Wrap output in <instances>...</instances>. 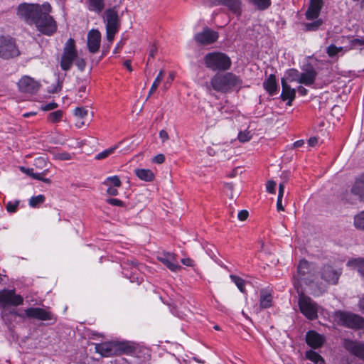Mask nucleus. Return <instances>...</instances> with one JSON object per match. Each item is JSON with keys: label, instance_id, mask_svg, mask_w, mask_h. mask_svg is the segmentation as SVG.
<instances>
[{"label": "nucleus", "instance_id": "nucleus-9", "mask_svg": "<svg viewBox=\"0 0 364 364\" xmlns=\"http://www.w3.org/2000/svg\"><path fill=\"white\" fill-rule=\"evenodd\" d=\"M204 4L210 7L218 5L224 6L237 16H240L242 11V2L241 0H204Z\"/></svg>", "mask_w": 364, "mask_h": 364}, {"label": "nucleus", "instance_id": "nucleus-40", "mask_svg": "<svg viewBox=\"0 0 364 364\" xmlns=\"http://www.w3.org/2000/svg\"><path fill=\"white\" fill-rule=\"evenodd\" d=\"M103 183L106 186L113 185L114 187L121 186V181L117 176L107 178L106 181H105Z\"/></svg>", "mask_w": 364, "mask_h": 364}, {"label": "nucleus", "instance_id": "nucleus-7", "mask_svg": "<svg viewBox=\"0 0 364 364\" xmlns=\"http://www.w3.org/2000/svg\"><path fill=\"white\" fill-rule=\"evenodd\" d=\"M20 51L17 47L15 40L11 37H0V57L4 59H9L17 57Z\"/></svg>", "mask_w": 364, "mask_h": 364}, {"label": "nucleus", "instance_id": "nucleus-61", "mask_svg": "<svg viewBox=\"0 0 364 364\" xmlns=\"http://www.w3.org/2000/svg\"><path fill=\"white\" fill-rule=\"evenodd\" d=\"M297 91L301 96H305L308 93V90L301 85L297 87Z\"/></svg>", "mask_w": 364, "mask_h": 364}, {"label": "nucleus", "instance_id": "nucleus-16", "mask_svg": "<svg viewBox=\"0 0 364 364\" xmlns=\"http://www.w3.org/2000/svg\"><path fill=\"white\" fill-rule=\"evenodd\" d=\"M25 313L28 318H36L41 321H49L53 318V315L51 312L38 307L28 308L25 310Z\"/></svg>", "mask_w": 364, "mask_h": 364}, {"label": "nucleus", "instance_id": "nucleus-32", "mask_svg": "<svg viewBox=\"0 0 364 364\" xmlns=\"http://www.w3.org/2000/svg\"><path fill=\"white\" fill-rule=\"evenodd\" d=\"M313 22L304 24L306 31H316L323 25V21L321 18L314 19Z\"/></svg>", "mask_w": 364, "mask_h": 364}, {"label": "nucleus", "instance_id": "nucleus-39", "mask_svg": "<svg viewBox=\"0 0 364 364\" xmlns=\"http://www.w3.org/2000/svg\"><path fill=\"white\" fill-rule=\"evenodd\" d=\"M45 200L46 198L43 195L33 196L29 200V205L35 208L38 205L43 203L45 201Z\"/></svg>", "mask_w": 364, "mask_h": 364}, {"label": "nucleus", "instance_id": "nucleus-55", "mask_svg": "<svg viewBox=\"0 0 364 364\" xmlns=\"http://www.w3.org/2000/svg\"><path fill=\"white\" fill-rule=\"evenodd\" d=\"M58 107V104L55 102H50L43 107V109L45 111H49Z\"/></svg>", "mask_w": 364, "mask_h": 364}, {"label": "nucleus", "instance_id": "nucleus-41", "mask_svg": "<svg viewBox=\"0 0 364 364\" xmlns=\"http://www.w3.org/2000/svg\"><path fill=\"white\" fill-rule=\"evenodd\" d=\"M117 147V146H115L111 147L109 149H105L103 151L97 154L95 156V159H97V160H102V159H104L107 158V156H109V155H111L112 154L114 153V151H115Z\"/></svg>", "mask_w": 364, "mask_h": 364}, {"label": "nucleus", "instance_id": "nucleus-23", "mask_svg": "<svg viewBox=\"0 0 364 364\" xmlns=\"http://www.w3.org/2000/svg\"><path fill=\"white\" fill-rule=\"evenodd\" d=\"M281 83L282 87L281 98L283 101L288 100L287 105L291 106L292 101L296 97V90L291 88V86L287 84V80L284 78L282 79Z\"/></svg>", "mask_w": 364, "mask_h": 364}, {"label": "nucleus", "instance_id": "nucleus-8", "mask_svg": "<svg viewBox=\"0 0 364 364\" xmlns=\"http://www.w3.org/2000/svg\"><path fill=\"white\" fill-rule=\"evenodd\" d=\"M299 306L301 312L309 319L314 320L317 318V307L316 304L309 296L304 294L299 295Z\"/></svg>", "mask_w": 364, "mask_h": 364}, {"label": "nucleus", "instance_id": "nucleus-17", "mask_svg": "<svg viewBox=\"0 0 364 364\" xmlns=\"http://www.w3.org/2000/svg\"><path fill=\"white\" fill-rule=\"evenodd\" d=\"M101 42V33L98 30L92 29L87 33V48L91 53L99 50Z\"/></svg>", "mask_w": 364, "mask_h": 364}, {"label": "nucleus", "instance_id": "nucleus-53", "mask_svg": "<svg viewBox=\"0 0 364 364\" xmlns=\"http://www.w3.org/2000/svg\"><path fill=\"white\" fill-rule=\"evenodd\" d=\"M249 215L248 211L246 210H240L237 214V218L240 220L244 221L245 220Z\"/></svg>", "mask_w": 364, "mask_h": 364}, {"label": "nucleus", "instance_id": "nucleus-6", "mask_svg": "<svg viewBox=\"0 0 364 364\" xmlns=\"http://www.w3.org/2000/svg\"><path fill=\"white\" fill-rule=\"evenodd\" d=\"M77 56V50L75 48V43L73 38H70L66 42L63 53L60 60V67L65 70H69Z\"/></svg>", "mask_w": 364, "mask_h": 364}, {"label": "nucleus", "instance_id": "nucleus-56", "mask_svg": "<svg viewBox=\"0 0 364 364\" xmlns=\"http://www.w3.org/2000/svg\"><path fill=\"white\" fill-rule=\"evenodd\" d=\"M157 53V47L155 45H152L149 48V60L150 58H154Z\"/></svg>", "mask_w": 364, "mask_h": 364}, {"label": "nucleus", "instance_id": "nucleus-59", "mask_svg": "<svg viewBox=\"0 0 364 364\" xmlns=\"http://www.w3.org/2000/svg\"><path fill=\"white\" fill-rule=\"evenodd\" d=\"M159 137L161 139L162 141L164 142L167 141L169 138L168 134L166 131L161 130L159 132Z\"/></svg>", "mask_w": 364, "mask_h": 364}, {"label": "nucleus", "instance_id": "nucleus-60", "mask_svg": "<svg viewBox=\"0 0 364 364\" xmlns=\"http://www.w3.org/2000/svg\"><path fill=\"white\" fill-rule=\"evenodd\" d=\"M107 194L110 196H117L118 194V191L116 189V187H109L107 190Z\"/></svg>", "mask_w": 364, "mask_h": 364}, {"label": "nucleus", "instance_id": "nucleus-37", "mask_svg": "<svg viewBox=\"0 0 364 364\" xmlns=\"http://www.w3.org/2000/svg\"><path fill=\"white\" fill-rule=\"evenodd\" d=\"M231 280L235 284V285L237 287V288L240 289L241 292H245V282L243 279L235 276V275H230Z\"/></svg>", "mask_w": 364, "mask_h": 364}, {"label": "nucleus", "instance_id": "nucleus-27", "mask_svg": "<svg viewBox=\"0 0 364 364\" xmlns=\"http://www.w3.org/2000/svg\"><path fill=\"white\" fill-rule=\"evenodd\" d=\"M310 272V263L305 260H301L297 268V274L294 276V279L297 280V283H299L300 280L304 279V277Z\"/></svg>", "mask_w": 364, "mask_h": 364}, {"label": "nucleus", "instance_id": "nucleus-64", "mask_svg": "<svg viewBox=\"0 0 364 364\" xmlns=\"http://www.w3.org/2000/svg\"><path fill=\"white\" fill-rule=\"evenodd\" d=\"M304 141L303 140H298L294 143V148H299L304 145Z\"/></svg>", "mask_w": 364, "mask_h": 364}, {"label": "nucleus", "instance_id": "nucleus-45", "mask_svg": "<svg viewBox=\"0 0 364 364\" xmlns=\"http://www.w3.org/2000/svg\"><path fill=\"white\" fill-rule=\"evenodd\" d=\"M19 205V200L9 201L6 204V210L9 213H15Z\"/></svg>", "mask_w": 364, "mask_h": 364}, {"label": "nucleus", "instance_id": "nucleus-50", "mask_svg": "<svg viewBox=\"0 0 364 364\" xmlns=\"http://www.w3.org/2000/svg\"><path fill=\"white\" fill-rule=\"evenodd\" d=\"M75 65L80 71H83L86 66V62L83 58H77L75 59Z\"/></svg>", "mask_w": 364, "mask_h": 364}, {"label": "nucleus", "instance_id": "nucleus-3", "mask_svg": "<svg viewBox=\"0 0 364 364\" xmlns=\"http://www.w3.org/2000/svg\"><path fill=\"white\" fill-rule=\"evenodd\" d=\"M205 66L213 71H225L230 68L232 61L225 53L213 52L206 54L204 57Z\"/></svg>", "mask_w": 364, "mask_h": 364}, {"label": "nucleus", "instance_id": "nucleus-36", "mask_svg": "<svg viewBox=\"0 0 364 364\" xmlns=\"http://www.w3.org/2000/svg\"><path fill=\"white\" fill-rule=\"evenodd\" d=\"M163 77H164V72H163V70H161L151 87V89L149 90L146 100L156 90V89H157L158 86L159 85V84L161 83Z\"/></svg>", "mask_w": 364, "mask_h": 364}, {"label": "nucleus", "instance_id": "nucleus-19", "mask_svg": "<svg viewBox=\"0 0 364 364\" xmlns=\"http://www.w3.org/2000/svg\"><path fill=\"white\" fill-rule=\"evenodd\" d=\"M341 272L333 269L331 266L326 265L322 268L321 278L331 284H337Z\"/></svg>", "mask_w": 364, "mask_h": 364}, {"label": "nucleus", "instance_id": "nucleus-48", "mask_svg": "<svg viewBox=\"0 0 364 364\" xmlns=\"http://www.w3.org/2000/svg\"><path fill=\"white\" fill-rule=\"evenodd\" d=\"M336 50H337V46H336L335 45L331 44V45H330L329 46L327 47V48H326V53L331 58L336 57V56H337L338 55Z\"/></svg>", "mask_w": 364, "mask_h": 364}, {"label": "nucleus", "instance_id": "nucleus-34", "mask_svg": "<svg viewBox=\"0 0 364 364\" xmlns=\"http://www.w3.org/2000/svg\"><path fill=\"white\" fill-rule=\"evenodd\" d=\"M259 10H265L271 5V0H249Z\"/></svg>", "mask_w": 364, "mask_h": 364}, {"label": "nucleus", "instance_id": "nucleus-42", "mask_svg": "<svg viewBox=\"0 0 364 364\" xmlns=\"http://www.w3.org/2000/svg\"><path fill=\"white\" fill-rule=\"evenodd\" d=\"M63 117V112L61 110H57L53 112H51L48 115V119L50 122L53 123L58 122L60 121Z\"/></svg>", "mask_w": 364, "mask_h": 364}, {"label": "nucleus", "instance_id": "nucleus-2", "mask_svg": "<svg viewBox=\"0 0 364 364\" xmlns=\"http://www.w3.org/2000/svg\"><path fill=\"white\" fill-rule=\"evenodd\" d=\"M43 10L34 21L37 30L42 34L52 36L57 31V23L54 18L50 16L52 8L49 3L43 4Z\"/></svg>", "mask_w": 364, "mask_h": 364}, {"label": "nucleus", "instance_id": "nucleus-33", "mask_svg": "<svg viewBox=\"0 0 364 364\" xmlns=\"http://www.w3.org/2000/svg\"><path fill=\"white\" fill-rule=\"evenodd\" d=\"M353 225L357 230L364 231V210L354 216Z\"/></svg>", "mask_w": 364, "mask_h": 364}, {"label": "nucleus", "instance_id": "nucleus-20", "mask_svg": "<svg viewBox=\"0 0 364 364\" xmlns=\"http://www.w3.org/2000/svg\"><path fill=\"white\" fill-rule=\"evenodd\" d=\"M344 347L350 353L364 360V343L345 340Z\"/></svg>", "mask_w": 364, "mask_h": 364}, {"label": "nucleus", "instance_id": "nucleus-49", "mask_svg": "<svg viewBox=\"0 0 364 364\" xmlns=\"http://www.w3.org/2000/svg\"><path fill=\"white\" fill-rule=\"evenodd\" d=\"M117 31V30L106 28V37L109 43H111L112 42L114 35Z\"/></svg>", "mask_w": 364, "mask_h": 364}, {"label": "nucleus", "instance_id": "nucleus-13", "mask_svg": "<svg viewBox=\"0 0 364 364\" xmlns=\"http://www.w3.org/2000/svg\"><path fill=\"white\" fill-rule=\"evenodd\" d=\"M21 92L29 94H35L40 87V83L33 78L24 76L18 82Z\"/></svg>", "mask_w": 364, "mask_h": 364}, {"label": "nucleus", "instance_id": "nucleus-28", "mask_svg": "<svg viewBox=\"0 0 364 364\" xmlns=\"http://www.w3.org/2000/svg\"><path fill=\"white\" fill-rule=\"evenodd\" d=\"M134 173L140 180L144 181L151 182L155 178V174L151 169L136 168Z\"/></svg>", "mask_w": 364, "mask_h": 364}, {"label": "nucleus", "instance_id": "nucleus-38", "mask_svg": "<svg viewBox=\"0 0 364 364\" xmlns=\"http://www.w3.org/2000/svg\"><path fill=\"white\" fill-rule=\"evenodd\" d=\"M287 75L289 80L290 82H299V80L300 78V72L296 69H289L287 71Z\"/></svg>", "mask_w": 364, "mask_h": 364}, {"label": "nucleus", "instance_id": "nucleus-14", "mask_svg": "<svg viewBox=\"0 0 364 364\" xmlns=\"http://www.w3.org/2000/svg\"><path fill=\"white\" fill-rule=\"evenodd\" d=\"M105 21L106 28L119 30L120 23L116 7L108 9L105 11Z\"/></svg>", "mask_w": 364, "mask_h": 364}, {"label": "nucleus", "instance_id": "nucleus-21", "mask_svg": "<svg viewBox=\"0 0 364 364\" xmlns=\"http://www.w3.org/2000/svg\"><path fill=\"white\" fill-rule=\"evenodd\" d=\"M323 4V0H311L310 5L305 14L306 19L314 20L318 18Z\"/></svg>", "mask_w": 364, "mask_h": 364}, {"label": "nucleus", "instance_id": "nucleus-52", "mask_svg": "<svg viewBox=\"0 0 364 364\" xmlns=\"http://www.w3.org/2000/svg\"><path fill=\"white\" fill-rule=\"evenodd\" d=\"M164 161H165V156L162 154H159L156 155L152 159V162L158 164H161L164 163Z\"/></svg>", "mask_w": 364, "mask_h": 364}, {"label": "nucleus", "instance_id": "nucleus-54", "mask_svg": "<svg viewBox=\"0 0 364 364\" xmlns=\"http://www.w3.org/2000/svg\"><path fill=\"white\" fill-rule=\"evenodd\" d=\"M47 170H45L43 171V172L41 173H32L31 174V176L34 178V179H36V180H38V181H42L44 175H46V173H47Z\"/></svg>", "mask_w": 364, "mask_h": 364}, {"label": "nucleus", "instance_id": "nucleus-5", "mask_svg": "<svg viewBox=\"0 0 364 364\" xmlns=\"http://www.w3.org/2000/svg\"><path fill=\"white\" fill-rule=\"evenodd\" d=\"M335 317L339 324L348 328L358 329L364 326V318L353 313L338 311Z\"/></svg>", "mask_w": 364, "mask_h": 364}, {"label": "nucleus", "instance_id": "nucleus-11", "mask_svg": "<svg viewBox=\"0 0 364 364\" xmlns=\"http://www.w3.org/2000/svg\"><path fill=\"white\" fill-rule=\"evenodd\" d=\"M316 76V70L311 64L308 63L302 68V72L300 73L299 83L304 84L306 86H311L315 82Z\"/></svg>", "mask_w": 364, "mask_h": 364}, {"label": "nucleus", "instance_id": "nucleus-24", "mask_svg": "<svg viewBox=\"0 0 364 364\" xmlns=\"http://www.w3.org/2000/svg\"><path fill=\"white\" fill-rule=\"evenodd\" d=\"M117 355L132 354L136 351V345L130 341L116 342Z\"/></svg>", "mask_w": 364, "mask_h": 364}, {"label": "nucleus", "instance_id": "nucleus-31", "mask_svg": "<svg viewBox=\"0 0 364 364\" xmlns=\"http://www.w3.org/2000/svg\"><path fill=\"white\" fill-rule=\"evenodd\" d=\"M348 40L349 46L346 50L362 48L364 46V37L348 38Z\"/></svg>", "mask_w": 364, "mask_h": 364}, {"label": "nucleus", "instance_id": "nucleus-4", "mask_svg": "<svg viewBox=\"0 0 364 364\" xmlns=\"http://www.w3.org/2000/svg\"><path fill=\"white\" fill-rule=\"evenodd\" d=\"M43 10V4L23 3L18 6L17 14L28 24L33 25Z\"/></svg>", "mask_w": 364, "mask_h": 364}, {"label": "nucleus", "instance_id": "nucleus-44", "mask_svg": "<svg viewBox=\"0 0 364 364\" xmlns=\"http://www.w3.org/2000/svg\"><path fill=\"white\" fill-rule=\"evenodd\" d=\"M252 138V135L250 132H240L238 134V139L240 142L245 143L250 141Z\"/></svg>", "mask_w": 364, "mask_h": 364}, {"label": "nucleus", "instance_id": "nucleus-43", "mask_svg": "<svg viewBox=\"0 0 364 364\" xmlns=\"http://www.w3.org/2000/svg\"><path fill=\"white\" fill-rule=\"evenodd\" d=\"M74 114L76 117L83 119L87 116L88 111L85 107H76L74 111Z\"/></svg>", "mask_w": 364, "mask_h": 364}, {"label": "nucleus", "instance_id": "nucleus-18", "mask_svg": "<svg viewBox=\"0 0 364 364\" xmlns=\"http://www.w3.org/2000/svg\"><path fill=\"white\" fill-rule=\"evenodd\" d=\"M116 342H105L95 345V350L103 357H110L117 355Z\"/></svg>", "mask_w": 364, "mask_h": 364}, {"label": "nucleus", "instance_id": "nucleus-47", "mask_svg": "<svg viewBox=\"0 0 364 364\" xmlns=\"http://www.w3.org/2000/svg\"><path fill=\"white\" fill-rule=\"evenodd\" d=\"M277 183L273 180H269L266 184L267 191L269 193L274 194L276 193Z\"/></svg>", "mask_w": 364, "mask_h": 364}, {"label": "nucleus", "instance_id": "nucleus-1", "mask_svg": "<svg viewBox=\"0 0 364 364\" xmlns=\"http://www.w3.org/2000/svg\"><path fill=\"white\" fill-rule=\"evenodd\" d=\"M213 89L222 93L230 92L235 90H239L242 84V79L232 73L216 74L210 79Z\"/></svg>", "mask_w": 364, "mask_h": 364}, {"label": "nucleus", "instance_id": "nucleus-35", "mask_svg": "<svg viewBox=\"0 0 364 364\" xmlns=\"http://www.w3.org/2000/svg\"><path fill=\"white\" fill-rule=\"evenodd\" d=\"M306 357L309 360L314 362L315 364H317L319 361L321 362V363L320 364L324 363V360L322 358V357L318 353L312 350H309L306 352Z\"/></svg>", "mask_w": 364, "mask_h": 364}, {"label": "nucleus", "instance_id": "nucleus-63", "mask_svg": "<svg viewBox=\"0 0 364 364\" xmlns=\"http://www.w3.org/2000/svg\"><path fill=\"white\" fill-rule=\"evenodd\" d=\"M317 143H318V139L315 136L311 137L308 141V144L311 146H314Z\"/></svg>", "mask_w": 364, "mask_h": 364}, {"label": "nucleus", "instance_id": "nucleus-12", "mask_svg": "<svg viewBox=\"0 0 364 364\" xmlns=\"http://www.w3.org/2000/svg\"><path fill=\"white\" fill-rule=\"evenodd\" d=\"M157 259L163 263L171 272H178L181 269L179 265L176 255L173 253L164 252L158 255Z\"/></svg>", "mask_w": 364, "mask_h": 364}, {"label": "nucleus", "instance_id": "nucleus-30", "mask_svg": "<svg viewBox=\"0 0 364 364\" xmlns=\"http://www.w3.org/2000/svg\"><path fill=\"white\" fill-rule=\"evenodd\" d=\"M87 3L88 9L97 14L101 13L105 6L104 0H87Z\"/></svg>", "mask_w": 364, "mask_h": 364}, {"label": "nucleus", "instance_id": "nucleus-51", "mask_svg": "<svg viewBox=\"0 0 364 364\" xmlns=\"http://www.w3.org/2000/svg\"><path fill=\"white\" fill-rule=\"evenodd\" d=\"M107 203L115 206L124 205V202L117 198H108L107 199Z\"/></svg>", "mask_w": 364, "mask_h": 364}, {"label": "nucleus", "instance_id": "nucleus-57", "mask_svg": "<svg viewBox=\"0 0 364 364\" xmlns=\"http://www.w3.org/2000/svg\"><path fill=\"white\" fill-rule=\"evenodd\" d=\"M284 193V182H282L279 185V191L277 198H283Z\"/></svg>", "mask_w": 364, "mask_h": 364}, {"label": "nucleus", "instance_id": "nucleus-46", "mask_svg": "<svg viewBox=\"0 0 364 364\" xmlns=\"http://www.w3.org/2000/svg\"><path fill=\"white\" fill-rule=\"evenodd\" d=\"M62 84L63 82L58 80L55 84H53L49 87L48 92L50 93L60 92L62 89Z\"/></svg>", "mask_w": 364, "mask_h": 364}, {"label": "nucleus", "instance_id": "nucleus-25", "mask_svg": "<svg viewBox=\"0 0 364 364\" xmlns=\"http://www.w3.org/2000/svg\"><path fill=\"white\" fill-rule=\"evenodd\" d=\"M351 192L353 194L358 196L360 199L364 201V173L356 178Z\"/></svg>", "mask_w": 364, "mask_h": 364}, {"label": "nucleus", "instance_id": "nucleus-15", "mask_svg": "<svg viewBox=\"0 0 364 364\" xmlns=\"http://www.w3.org/2000/svg\"><path fill=\"white\" fill-rule=\"evenodd\" d=\"M23 298L14 294L13 290L0 291V301L4 305L18 306L23 303Z\"/></svg>", "mask_w": 364, "mask_h": 364}, {"label": "nucleus", "instance_id": "nucleus-22", "mask_svg": "<svg viewBox=\"0 0 364 364\" xmlns=\"http://www.w3.org/2000/svg\"><path fill=\"white\" fill-rule=\"evenodd\" d=\"M324 341V337L315 331H309L306 334V342L312 348L321 347Z\"/></svg>", "mask_w": 364, "mask_h": 364}, {"label": "nucleus", "instance_id": "nucleus-58", "mask_svg": "<svg viewBox=\"0 0 364 364\" xmlns=\"http://www.w3.org/2000/svg\"><path fill=\"white\" fill-rule=\"evenodd\" d=\"M181 262L183 264L188 267H193L194 265V261L191 258H183Z\"/></svg>", "mask_w": 364, "mask_h": 364}, {"label": "nucleus", "instance_id": "nucleus-29", "mask_svg": "<svg viewBox=\"0 0 364 364\" xmlns=\"http://www.w3.org/2000/svg\"><path fill=\"white\" fill-rule=\"evenodd\" d=\"M272 306V296L267 291L262 289L259 294V307L262 309L270 308Z\"/></svg>", "mask_w": 364, "mask_h": 364}, {"label": "nucleus", "instance_id": "nucleus-62", "mask_svg": "<svg viewBox=\"0 0 364 364\" xmlns=\"http://www.w3.org/2000/svg\"><path fill=\"white\" fill-rule=\"evenodd\" d=\"M282 198H277V209L278 211H283V210H284V208L282 205Z\"/></svg>", "mask_w": 364, "mask_h": 364}, {"label": "nucleus", "instance_id": "nucleus-10", "mask_svg": "<svg viewBox=\"0 0 364 364\" xmlns=\"http://www.w3.org/2000/svg\"><path fill=\"white\" fill-rule=\"evenodd\" d=\"M218 37V32L209 28H204L201 32L194 36V40L199 45L207 46L215 43Z\"/></svg>", "mask_w": 364, "mask_h": 364}, {"label": "nucleus", "instance_id": "nucleus-26", "mask_svg": "<svg viewBox=\"0 0 364 364\" xmlns=\"http://www.w3.org/2000/svg\"><path fill=\"white\" fill-rule=\"evenodd\" d=\"M263 87L269 95H274L277 92V83L274 75L271 74L263 82Z\"/></svg>", "mask_w": 364, "mask_h": 364}]
</instances>
